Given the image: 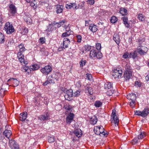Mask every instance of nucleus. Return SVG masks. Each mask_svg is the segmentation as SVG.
<instances>
[{
	"label": "nucleus",
	"instance_id": "nucleus-1",
	"mask_svg": "<svg viewBox=\"0 0 149 149\" xmlns=\"http://www.w3.org/2000/svg\"><path fill=\"white\" fill-rule=\"evenodd\" d=\"M19 48V52L17 53V57L18 58L19 61L23 65L27 64L28 62V61H25L24 58V55L25 52L26 51L24 45L22 43L20 44L18 46Z\"/></svg>",
	"mask_w": 149,
	"mask_h": 149
},
{
	"label": "nucleus",
	"instance_id": "nucleus-2",
	"mask_svg": "<svg viewBox=\"0 0 149 149\" xmlns=\"http://www.w3.org/2000/svg\"><path fill=\"white\" fill-rule=\"evenodd\" d=\"M4 28L5 31L8 34H11L15 31L13 25L9 22L6 23Z\"/></svg>",
	"mask_w": 149,
	"mask_h": 149
},
{
	"label": "nucleus",
	"instance_id": "nucleus-3",
	"mask_svg": "<svg viewBox=\"0 0 149 149\" xmlns=\"http://www.w3.org/2000/svg\"><path fill=\"white\" fill-rule=\"evenodd\" d=\"M90 56L92 58H96L99 59L102 57V53L96 50H92L90 52Z\"/></svg>",
	"mask_w": 149,
	"mask_h": 149
},
{
	"label": "nucleus",
	"instance_id": "nucleus-4",
	"mask_svg": "<svg viewBox=\"0 0 149 149\" xmlns=\"http://www.w3.org/2000/svg\"><path fill=\"white\" fill-rule=\"evenodd\" d=\"M111 120L112 122H113L115 124V126L118 125L119 122V119L116 115V110L115 109H113L112 110Z\"/></svg>",
	"mask_w": 149,
	"mask_h": 149
},
{
	"label": "nucleus",
	"instance_id": "nucleus-5",
	"mask_svg": "<svg viewBox=\"0 0 149 149\" xmlns=\"http://www.w3.org/2000/svg\"><path fill=\"white\" fill-rule=\"evenodd\" d=\"M122 72L121 69L120 68H117L113 70L112 74V76L115 79H119L121 78Z\"/></svg>",
	"mask_w": 149,
	"mask_h": 149
},
{
	"label": "nucleus",
	"instance_id": "nucleus-6",
	"mask_svg": "<svg viewBox=\"0 0 149 149\" xmlns=\"http://www.w3.org/2000/svg\"><path fill=\"white\" fill-rule=\"evenodd\" d=\"M137 53L141 55L145 54L148 50L147 47L145 46L139 45L136 50Z\"/></svg>",
	"mask_w": 149,
	"mask_h": 149
},
{
	"label": "nucleus",
	"instance_id": "nucleus-7",
	"mask_svg": "<svg viewBox=\"0 0 149 149\" xmlns=\"http://www.w3.org/2000/svg\"><path fill=\"white\" fill-rule=\"evenodd\" d=\"M64 93H66L65 95V97L66 100L70 101L72 99V97L73 96V92L72 89H70L66 91L64 90Z\"/></svg>",
	"mask_w": 149,
	"mask_h": 149
},
{
	"label": "nucleus",
	"instance_id": "nucleus-8",
	"mask_svg": "<svg viewBox=\"0 0 149 149\" xmlns=\"http://www.w3.org/2000/svg\"><path fill=\"white\" fill-rule=\"evenodd\" d=\"M9 143L11 149H19V145L13 139L10 140Z\"/></svg>",
	"mask_w": 149,
	"mask_h": 149
},
{
	"label": "nucleus",
	"instance_id": "nucleus-9",
	"mask_svg": "<svg viewBox=\"0 0 149 149\" xmlns=\"http://www.w3.org/2000/svg\"><path fill=\"white\" fill-rule=\"evenodd\" d=\"M9 11L10 13L11 14V16H14L17 13V8L13 3L9 4Z\"/></svg>",
	"mask_w": 149,
	"mask_h": 149
},
{
	"label": "nucleus",
	"instance_id": "nucleus-10",
	"mask_svg": "<svg viewBox=\"0 0 149 149\" xmlns=\"http://www.w3.org/2000/svg\"><path fill=\"white\" fill-rule=\"evenodd\" d=\"M52 70V68L49 65H48L42 68L41 69L40 71L42 73H45L47 75Z\"/></svg>",
	"mask_w": 149,
	"mask_h": 149
},
{
	"label": "nucleus",
	"instance_id": "nucleus-11",
	"mask_svg": "<svg viewBox=\"0 0 149 149\" xmlns=\"http://www.w3.org/2000/svg\"><path fill=\"white\" fill-rule=\"evenodd\" d=\"M74 115L73 113H70L68 114L66 118V122L67 123L70 124L73 120Z\"/></svg>",
	"mask_w": 149,
	"mask_h": 149
},
{
	"label": "nucleus",
	"instance_id": "nucleus-12",
	"mask_svg": "<svg viewBox=\"0 0 149 149\" xmlns=\"http://www.w3.org/2000/svg\"><path fill=\"white\" fill-rule=\"evenodd\" d=\"M6 126L5 127V130L3 132V134L4 136L7 138L9 139L10 136L12 134V133L10 130H8L6 129Z\"/></svg>",
	"mask_w": 149,
	"mask_h": 149
},
{
	"label": "nucleus",
	"instance_id": "nucleus-13",
	"mask_svg": "<svg viewBox=\"0 0 149 149\" xmlns=\"http://www.w3.org/2000/svg\"><path fill=\"white\" fill-rule=\"evenodd\" d=\"M8 81H10L13 86H17L18 85L19 81L16 79L13 78H10L8 80Z\"/></svg>",
	"mask_w": 149,
	"mask_h": 149
},
{
	"label": "nucleus",
	"instance_id": "nucleus-14",
	"mask_svg": "<svg viewBox=\"0 0 149 149\" xmlns=\"http://www.w3.org/2000/svg\"><path fill=\"white\" fill-rule=\"evenodd\" d=\"M49 113L47 112L45 115H42L39 117V118L41 121H44L45 120H49Z\"/></svg>",
	"mask_w": 149,
	"mask_h": 149
},
{
	"label": "nucleus",
	"instance_id": "nucleus-15",
	"mask_svg": "<svg viewBox=\"0 0 149 149\" xmlns=\"http://www.w3.org/2000/svg\"><path fill=\"white\" fill-rule=\"evenodd\" d=\"M55 6L56 8V12L57 13H60L63 12L64 8L63 6L60 4H57Z\"/></svg>",
	"mask_w": 149,
	"mask_h": 149
},
{
	"label": "nucleus",
	"instance_id": "nucleus-16",
	"mask_svg": "<svg viewBox=\"0 0 149 149\" xmlns=\"http://www.w3.org/2000/svg\"><path fill=\"white\" fill-rule=\"evenodd\" d=\"M74 6L75 9H77L79 8V6H77V4L75 3H70L66 4L65 6L66 8L68 9H70Z\"/></svg>",
	"mask_w": 149,
	"mask_h": 149
},
{
	"label": "nucleus",
	"instance_id": "nucleus-17",
	"mask_svg": "<svg viewBox=\"0 0 149 149\" xmlns=\"http://www.w3.org/2000/svg\"><path fill=\"white\" fill-rule=\"evenodd\" d=\"M70 43V41L69 39L67 38H64L63 41V45L62 48L65 49L68 47V45Z\"/></svg>",
	"mask_w": 149,
	"mask_h": 149
},
{
	"label": "nucleus",
	"instance_id": "nucleus-18",
	"mask_svg": "<svg viewBox=\"0 0 149 149\" xmlns=\"http://www.w3.org/2000/svg\"><path fill=\"white\" fill-rule=\"evenodd\" d=\"M141 116L144 117L148 116L149 114V109L148 108H145L141 111Z\"/></svg>",
	"mask_w": 149,
	"mask_h": 149
},
{
	"label": "nucleus",
	"instance_id": "nucleus-19",
	"mask_svg": "<svg viewBox=\"0 0 149 149\" xmlns=\"http://www.w3.org/2000/svg\"><path fill=\"white\" fill-rule=\"evenodd\" d=\"M127 98L132 101H135L136 98V95L134 93H129L127 95Z\"/></svg>",
	"mask_w": 149,
	"mask_h": 149
},
{
	"label": "nucleus",
	"instance_id": "nucleus-20",
	"mask_svg": "<svg viewBox=\"0 0 149 149\" xmlns=\"http://www.w3.org/2000/svg\"><path fill=\"white\" fill-rule=\"evenodd\" d=\"M27 113L26 112H23L21 113L19 116V120L22 121H24L26 118Z\"/></svg>",
	"mask_w": 149,
	"mask_h": 149
},
{
	"label": "nucleus",
	"instance_id": "nucleus-21",
	"mask_svg": "<svg viewBox=\"0 0 149 149\" xmlns=\"http://www.w3.org/2000/svg\"><path fill=\"white\" fill-rule=\"evenodd\" d=\"M132 71H125L124 74V77L126 80L129 79L132 76Z\"/></svg>",
	"mask_w": 149,
	"mask_h": 149
},
{
	"label": "nucleus",
	"instance_id": "nucleus-22",
	"mask_svg": "<svg viewBox=\"0 0 149 149\" xmlns=\"http://www.w3.org/2000/svg\"><path fill=\"white\" fill-rule=\"evenodd\" d=\"M89 29L93 32H95L97 30L98 28L97 26L93 24H90Z\"/></svg>",
	"mask_w": 149,
	"mask_h": 149
},
{
	"label": "nucleus",
	"instance_id": "nucleus-23",
	"mask_svg": "<svg viewBox=\"0 0 149 149\" xmlns=\"http://www.w3.org/2000/svg\"><path fill=\"white\" fill-rule=\"evenodd\" d=\"M122 19L125 26L127 28L129 27L130 25V24L128 23V17L127 16H124L122 18Z\"/></svg>",
	"mask_w": 149,
	"mask_h": 149
},
{
	"label": "nucleus",
	"instance_id": "nucleus-24",
	"mask_svg": "<svg viewBox=\"0 0 149 149\" xmlns=\"http://www.w3.org/2000/svg\"><path fill=\"white\" fill-rule=\"evenodd\" d=\"M137 51L135 50L133 52H131L129 54V58H132L133 59L136 58L137 56Z\"/></svg>",
	"mask_w": 149,
	"mask_h": 149
},
{
	"label": "nucleus",
	"instance_id": "nucleus-25",
	"mask_svg": "<svg viewBox=\"0 0 149 149\" xmlns=\"http://www.w3.org/2000/svg\"><path fill=\"white\" fill-rule=\"evenodd\" d=\"M119 12L123 16L126 15L128 14L127 10L123 8H121Z\"/></svg>",
	"mask_w": 149,
	"mask_h": 149
},
{
	"label": "nucleus",
	"instance_id": "nucleus-26",
	"mask_svg": "<svg viewBox=\"0 0 149 149\" xmlns=\"http://www.w3.org/2000/svg\"><path fill=\"white\" fill-rule=\"evenodd\" d=\"M113 40L116 42V43L117 45L119 44L120 43L119 35L117 34H114L113 37Z\"/></svg>",
	"mask_w": 149,
	"mask_h": 149
},
{
	"label": "nucleus",
	"instance_id": "nucleus-27",
	"mask_svg": "<svg viewBox=\"0 0 149 149\" xmlns=\"http://www.w3.org/2000/svg\"><path fill=\"white\" fill-rule=\"evenodd\" d=\"M112 87L111 84L110 82H107L104 84V88L106 90H110Z\"/></svg>",
	"mask_w": 149,
	"mask_h": 149
},
{
	"label": "nucleus",
	"instance_id": "nucleus-28",
	"mask_svg": "<svg viewBox=\"0 0 149 149\" xmlns=\"http://www.w3.org/2000/svg\"><path fill=\"white\" fill-rule=\"evenodd\" d=\"M85 91L86 93H88L90 95L93 93L92 88L91 87H87L85 89Z\"/></svg>",
	"mask_w": 149,
	"mask_h": 149
},
{
	"label": "nucleus",
	"instance_id": "nucleus-29",
	"mask_svg": "<svg viewBox=\"0 0 149 149\" xmlns=\"http://www.w3.org/2000/svg\"><path fill=\"white\" fill-rule=\"evenodd\" d=\"M74 132L75 135L78 137H80L81 135V130L80 129H77L75 130Z\"/></svg>",
	"mask_w": 149,
	"mask_h": 149
},
{
	"label": "nucleus",
	"instance_id": "nucleus-30",
	"mask_svg": "<svg viewBox=\"0 0 149 149\" xmlns=\"http://www.w3.org/2000/svg\"><path fill=\"white\" fill-rule=\"evenodd\" d=\"M146 136V133L144 132H140V133L138 135L137 137L139 138V139L140 140V139H143Z\"/></svg>",
	"mask_w": 149,
	"mask_h": 149
},
{
	"label": "nucleus",
	"instance_id": "nucleus-31",
	"mask_svg": "<svg viewBox=\"0 0 149 149\" xmlns=\"http://www.w3.org/2000/svg\"><path fill=\"white\" fill-rule=\"evenodd\" d=\"M40 68L39 65L38 64H34L30 67V70H31L34 71L38 70Z\"/></svg>",
	"mask_w": 149,
	"mask_h": 149
},
{
	"label": "nucleus",
	"instance_id": "nucleus-32",
	"mask_svg": "<svg viewBox=\"0 0 149 149\" xmlns=\"http://www.w3.org/2000/svg\"><path fill=\"white\" fill-rule=\"evenodd\" d=\"M65 109L67 112L70 113H71L73 110L72 106L70 105H68L65 107Z\"/></svg>",
	"mask_w": 149,
	"mask_h": 149
},
{
	"label": "nucleus",
	"instance_id": "nucleus-33",
	"mask_svg": "<svg viewBox=\"0 0 149 149\" xmlns=\"http://www.w3.org/2000/svg\"><path fill=\"white\" fill-rule=\"evenodd\" d=\"M100 134L103 135L104 136L107 135V132L105 131L104 129L102 127V126L100 127Z\"/></svg>",
	"mask_w": 149,
	"mask_h": 149
},
{
	"label": "nucleus",
	"instance_id": "nucleus-34",
	"mask_svg": "<svg viewBox=\"0 0 149 149\" xmlns=\"http://www.w3.org/2000/svg\"><path fill=\"white\" fill-rule=\"evenodd\" d=\"M100 127L95 126L94 128V131L95 134L99 135H100Z\"/></svg>",
	"mask_w": 149,
	"mask_h": 149
},
{
	"label": "nucleus",
	"instance_id": "nucleus-35",
	"mask_svg": "<svg viewBox=\"0 0 149 149\" xmlns=\"http://www.w3.org/2000/svg\"><path fill=\"white\" fill-rule=\"evenodd\" d=\"M4 41V35L3 33L0 32V44L3 43Z\"/></svg>",
	"mask_w": 149,
	"mask_h": 149
},
{
	"label": "nucleus",
	"instance_id": "nucleus-36",
	"mask_svg": "<svg viewBox=\"0 0 149 149\" xmlns=\"http://www.w3.org/2000/svg\"><path fill=\"white\" fill-rule=\"evenodd\" d=\"M138 18L142 21H144L145 19V16L142 13H139L138 14Z\"/></svg>",
	"mask_w": 149,
	"mask_h": 149
},
{
	"label": "nucleus",
	"instance_id": "nucleus-37",
	"mask_svg": "<svg viewBox=\"0 0 149 149\" xmlns=\"http://www.w3.org/2000/svg\"><path fill=\"white\" fill-rule=\"evenodd\" d=\"M97 120V119L96 117H94L93 118H91L90 123L91 124L94 125L96 123Z\"/></svg>",
	"mask_w": 149,
	"mask_h": 149
},
{
	"label": "nucleus",
	"instance_id": "nucleus-38",
	"mask_svg": "<svg viewBox=\"0 0 149 149\" xmlns=\"http://www.w3.org/2000/svg\"><path fill=\"white\" fill-rule=\"evenodd\" d=\"M118 19L115 16H113L110 19V21L112 23H115L117 21Z\"/></svg>",
	"mask_w": 149,
	"mask_h": 149
},
{
	"label": "nucleus",
	"instance_id": "nucleus-39",
	"mask_svg": "<svg viewBox=\"0 0 149 149\" xmlns=\"http://www.w3.org/2000/svg\"><path fill=\"white\" fill-rule=\"evenodd\" d=\"M102 104V103L99 101H96L94 103V105L96 107H101Z\"/></svg>",
	"mask_w": 149,
	"mask_h": 149
},
{
	"label": "nucleus",
	"instance_id": "nucleus-40",
	"mask_svg": "<svg viewBox=\"0 0 149 149\" xmlns=\"http://www.w3.org/2000/svg\"><path fill=\"white\" fill-rule=\"evenodd\" d=\"M30 5L34 9H36L37 7V5L35 0H34L33 1L31 2Z\"/></svg>",
	"mask_w": 149,
	"mask_h": 149
},
{
	"label": "nucleus",
	"instance_id": "nucleus-41",
	"mask_svg": "<svg viewBox=\"0 0 149 149\" xmlns=\"http://www.w3.org/2000/svg\"><path fill=\"white\" fill-rule=\"evenodd\" d=\"M138 142H140V140L137 137V138L136 137L135 138L133 139L131 143L133 144H134L137 143Z\"/></svg>",
	"mask_w": 149,
	"mask_h": 149
},
{
	"label": "nucleus",
	"instance_id": "nucleus-42",
	"mask_svg": "<svg viewBox=\"0 0 149 149\" xmlns=\"http://www.w3.org/2000/svg\"><path fill=\"white\" fill-rule=\"evenodd\" d=\"M13 44V42H12L11 39L10 40H8L6 41V45L7 46V47H11V45Z\"/></svg>",
	"mask_w": 149,
	"mask_h": 149
},
{
	"label": "nucleus",
	"instance_id": "nucleus-43",
	"mask_svg": "<svg viewBox=\"0 0 149 149\" xmlns=\"http://www.w3.org/2000/svg\"><path fill=\"white\" fill-rule=\"evenodd\" d=\"M125 71H127L128 72L132 71L130 66L129 64H126L125 66Z\"/></svg>",
	"mask_w": 149,
	"mask_h": 149
},
{
	"label": "nucleus",
	"instance_id": "nucleus-44",
	"mask_svg": "<svg viewBox=\"0 0 149 149\" xmlns=\"http://www.w3.org/2000/svg\"><path fill=\"white\" fill-rule=\"evenodd\" d=\"M55 75L54 77V78L57 81H58L59 79L61 77V75L60 74L59 72H57L55 74Z\"/></svg>",
	"mask_w": 149,
	"mask_h": 149
},
{
	"label": "nucleus",
	"instance_id": "nucleus-45",
	"mask_svg": "<svg viewBox=\"0 0 149 149\" xmlns=\"http://www.w3.org/2000/svg\"><path fill=\"white\" fill-rule=\"evenodd\" d=\"M86 79L91 81V79H92V77L91 74L87 73L86 74Z\"/></svg>",
	"mask_w": 149,
	"mask_h": 149
},
{
	"label": "nucleus",
	"instance_id": "nucleus-46",
	"mask_svg": "<svg viewBox=\"0 0 149 149\" xmlns=\"http://www.w3.org/2000/svg\"><path fill=\"white\" fill-rule=\"evenodd\" d=\"M81 91H77L73 93V96L74 97H78L80 95Z\"/></svg>",
	"mask_w": 149,
	"mask_h": 149
},
{
	"label": "nucleus",
	"instance_id": "nucleus-47",
	"mask_svg": "<svg viewBox=\"0 0 149 149\" xmlns=\"http://www.w3.org/2000/svg\"><path fill=\"white\" fill-rule=\"evenodd\" d=\"M86 63V60H84L83 59H82L81 61L79 62L80 67H83L85 65Z\"/></svg>",
	"mask_w": 149,
	"mask_h": 149
},
{
	"label": "nucleus",
	"instance_id": "nucleus-48",
	"mask_svg": "<svg viewBox=\"0 0 149 149\" xmlns=\"http://www.w3.org/2000/svg\"><path fill=\"white\" fill-rule=\"evenodd\" d=\"M77 42L80 43L81 42L82 37L81 35H78L76 36Z\"/></svg>",
	"mask_w": 149,
	"mask_h": 149
},
{
	"label": "nucleus",
	"instance_id": "nucleus-49",
	"mask_svg": "<svg viewBox=\"0 0 149 149\" xmlns=\"http://www.w3.org/2000/svg\"><path fill=\"white\" fill-rule=\"evenodd\" d=\"M2 133V129H0V140H3L5 139V137Z\"/></svg>",
	"mask_w": 149,
	"mask_h": 149
},
{
	"label": "nucleus",
	"instance_id": "nucleus-50",
	"mask_svg": "<svg viewBox=\"0 0 149 149\" xmlns=\"http://www.w3.org/2000/svg\"><path fill=\"white\" fill-rule=\"evenodd\" d=\"M5 91L3 88L0 90V95L1 97H3L5 95Z\"/></svg>",
	"mask_w": 149,
	"mask_h": 149
},
{
	"label": "nucleus",
	"instance_id": "nucleus-51",
	"mask_svg": "<svg viewBox=\"0 0 149 149\" xmlns=\"http://www.w3.org/2000/svg\"><path fill=\"white\" fill-rule=\"evenodd\" d=\"M136 104V102L135 101H131L130 102V107L132 108H134L135 107V105Z\"/></svg>",
	"mask_w": 149,
	"mask_h": 149
},
{
	"label": "nucleus",
	"instance_id": "nucleus-52",
	"mask_svg": "<svg viewBox=\"0 0 149 149\" xmlns=\"http://www.w3.org/2000/svg\"><path fill=\"white\" fill-rule=\"evenodd\" d=\"M65 32L67 33L68 34H70V35L71 34L72 31L70 29V27L69 26H67L65 28Z\"/></svg>",
	"mask_w": 149,
	"mask_h": 149
},
{
	"label": "nucleus",
	"instance_id": "nucleus-53",
	"mask_svg": "<svg viewBox=\"0 0 149 149\" xmlns=\"http://www.w3.org/2000/svg\"><path fill=\"white\" fill-rule=\"evenodd\" d=\"M129 53L127 52H126L124 53L123 56V57L124 58H129Z\"/></svg>",
	"mask_w": 149,
	"mask_h": 149
},
{
	"label": "nucleus",
	"instance_id": "nucleus-54",
	"mask_svg": "<svg viewBox=\"0 0 149 149\" xmlns=\"http://www.w3.org/2000/svg\"><path fill=\"white\" fill-rule=\"evenodd\" d=\"M96 47L97 50H100L101 49V44L100 43H97L96 45Z\"/></svg>",
	"mask_w": 149,
	"mask_h": 149
},
{
	"label": "nucleus",
	"instance_id": "nucleus-55",
	"mask_svg": "<svg viewBox=\"0 0 149 149\" xmlns=\"http://www.w3.org/2000/svg\"><path fill=\"white\" fill-rule=\"evenodd\" d=\"M48 140V141L49 143L53 142L54 141V137H49Z\"/></svg>",
	"mask_w": 149,
	"mask_h": 149
},
{
	"label": "nucleus",
	"instance_id": "nucleus-56",
	"mask_svg": "<svg viewBox=\"0 0 149 149\" xmlns=\"http://www.w3.org/2000/svg\"><path fill=\"white\" fill-rule=\"evenodd\" d=\"M141 111H135V114L136 115H138V116H141Z\"/></svg>",
	"mask_w": 149,
	"mask_h": 149
},
{
	"label": "nucleus",
	"instance_id": "nucleus-57",
	"mask_svg": "<svg viewBox=\"0 0 149 149\" xmlns=\"http://www.w3.org/2000/svg\"><path fill=\"white\" fill-rule=\"evenodd\" d=\"M29 69V67L28 66L24 65L22 69V71L24 72H26Z\"/></svg>",
	"mask_w": 149,
	"mask_h": 149
},
{
	"label": "nucleus",
	"instance_id": "nucleus-58",
	"mask_svg": "<svg viewBox=\"0 0 149 149\" xmlns=\"http://www.w3.org/2000/svg\"><path fill=\"white\" fill-rule=\"evenodd\" d=\"M45 38H43V37H42L41 38L39 39V41L40 42V43H41V44H43L45 43Z\"/></svg>",
	"mask_w": 149,
	"mask_h": 149
},
{
	"label": "nucleus",
	"instance_id": "nucleus-59",
	"mask_svg": "<svg viewBox=\"0 0 149 149\" xmlns=\"http://www.w3.org/2000/svg\"><path fill=\"white\" fill-rule=\"evenodd\" d=\"M85 48L86 50L89 51L91 49V47L90 46L88 45H86L85 46Z\"/></svg>",
	"mask_w": 149,
	"mask_h": 149
},
{
	"label": "nucleus",
	"instance_id": "nucleus-60",
	"mask_svg": "<svg viewBox=\"0 0 149 149\" xmlns=\"http://www.w3.org/2000/svg\"><path fill=\"white\" fill-rule=\"evenodd\" d=\"M70 35V34H68L66 32H64L62 34V37H66L69 36Z\"/></svg>",
	"mask_w": 149,
	"mask_h": 149
},
{
	"label": "nucleus",
	"instance_id": "nucleus-61",
	"mask_svg": "<svg viewBox=\"0 0 149 149\" xmlns=\"http://www.w3.org/2000/svg\"><path fill=\"white\" fill-rule=\"evenodd\" d=\"M66 22V21L65 20H62V21L59 22V26H60L61 25H63Z\"/></svg>",
	"mask_w": 149,
	"mask_h": 149
},
{
	"label": "nucleus",
	"instance_id": "nucleus-62",
	"mask_svg": "<svg viewBox=\"0 0 149 149\" xmlns=\"http://www.w3.org/2000/svg\"><path fill=\"white\" fill-rule=\"evenodd\" d=\"M113 92V91H112L111 90H109L107 91V94L111 96L112 95Z\"/></svg>",
	"mask_w": 149,
	"mask_h": 149
},
{
	"label": "nucleus",
	"instance_id": "nucleus-63",
	"mask_svg": "<svg viewBox=\"0 0 149 149\" xmlns=\"http://www.w3.org/2000/svg\"><path fill=\"white\" fill-rule=\"evenodd\" d=\"M87 2L90 5H93L94 3V0H87Z\"/></svg>",
	"mask_w": 149,
	"mask_h": 149
},
{
	"label": "nucleus",
	"instance_id": "nucleus-64",
	"mask_svg": "<svg viewBox=\"0 0 149 149\" xmlns=\"http://www.w3.org/2000/svg\"><path fill=\"white\" fill-rule=\"evenodd\" d=\"M135 83L136 85H137L139 87H140L141 86V83L138 81H136Z\"/></svg>",
	"mask_w": 149,
	"mask_h": 149
}]
</instances>
